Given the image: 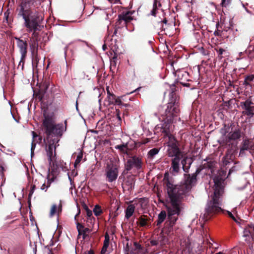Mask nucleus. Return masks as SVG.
<instances>
[{
    "instance_id": "3",
    "label": "nucleus",
    "mask_w": 254,
    "mask_h": 254,
    "mask_svg": "<svg viewBox=\"0 0 254 254\" xmlns=\"http://www.w3.org/2000/svg\"><path fill=\"white\" fill-rule=\"evenodd\" d=\"M220 132L221 136L218 140V143L222 146L228 147L221 160L222 165L227 168L233 162L234 155L237 152V140L241 138L243 133L240 128L233 130L226 124L220 129Z\"/></svg>"
},
{
    "instance_id": "19",
    "label": "nucleus",
    "mask_w": 254,
    "mask_h": 254,
    "mask_svg": "<svg viewBox=\"0 0 254 254\" xmlns=\"http://www.w3.org/2000/svg\"><path fill=\"white\" fill-rule=\"evenodd\" d=\"M204 161L205 162L202 164V168H199L200 171L203 169H207L210 170L212 173L213 170V168L215 167L216 165V162L212 159H210L209 158H206Z\"/></svg>"
},
{
    "instance_id": "30",
    "label": "nucleus",
    "mask_w": 254,
    "mask_h": 254,
    "mask_svg": "<svg viewBox=\"0 0 254 254\" xmlns=\"http://www.w3.org/2000/svg\"><path fill=\"white\" fill-rule=\"evenodd\" d=\"M215 50L216 51L217 55L219 57L221 58V56L226 52V50L222 48L217 47L215 48Z\"/></svg>"
},
{
    "instance_id": "26",
    "label": "nucleus",
    "mask_w": 254,
    "mask_h": 254,
    "mask_svg": "<svg viewBox=\"0 0 254 254\" xmlns=\"http://www.w3.org/2000/svg\"><path fill=\"white\" fill-rule=\"evenodd\" d=\"M50 86V83L48 81H45L40 86V91L43 92L44 93H46L49 87Z\"/></svg>"
},
{
    "instance_id": "55",
    "label": "nucleus",
    "mask_w": 254,
    "mask_h": 254,
    "mask_svg": "<svg viewBox=\"0 0 254 254\" xmlns=\"http://www.w3.org/2000/svg\"><path fill=\"white\" fill-rule=\"evenodd\" d=\"M202 53L203 55H208V53L207 51H205L203 48H202Z\"/></svg>"
},
{
    "instance_id": "45",
    "label": "nucleus",
    "mask_w": 254,
    "mask_h": 254,
    "mask_svg": "<svg viewBox=\"0 0 254 254\" xmlns=\"http://www.w3.org/2000/svg\"><path fill=\"white\" fill-rule=\"evenodd\" d=\"M243 84L244 85H245L246 87H248V86L252 87V85L251 84L250 82L249 81H247V80H246L245 78V80H244Z\"/></svg>"
},
{
    "instance_id": "29",
    "label": "nucleus",
    "mask_w": 254,
    "mask_h": 254,
    "mask_svg": "<svg viewBox=\"0 0 254 254\" xmlns=\"http://www.w3.org/2000/svg\"><path fill=\"white\" fill-rule=\"evenodd\" d=\"M124 96L117 97V98H116V100L115 101L113 105L122 106L123 103L122 101L124 100Z\"/></svg>"
},
{
    "instance_id": "39",
    "label": "nucleus",
    "mask_w": 254,
    "mask_h": 254,
    "mask_svg": "<svg viewBox=\"0 0 254 254\" xmlns=\"http://www.w3.org/2000/svg\"><path fill=\"white\" fill-rule=\"evenodd\" d=\"M86 215L87 218L91 217V216H92V211L89 210L87 207L86 208Z\"/></svg>"
},
{
    "instance_id": "61",
    "label": "nucleus",
    "mask_w": 254,
    "mask_h": 254,
    "mask_svg": "<svg viewBox=\"0 0 254 254\" xmlns=\"http://www.w3.org/2000/svg\"><path fill=\"white\" fill-rule=\"evenodd\" d=\"M76 110L78 111L77 100L76 102Z\"/></svg>"
},
{
    "instance_id": "31",
    "label": "nucleus",
    "mask_w": 254,
    "mask_h": 254,
    "mask_svg": "<svg viewBox=\"0 0 254 254\" xmlns=\"http://www.w3.org/2000/svg\"><path fill=\"white\" fill-rule=\"evenodd\" d=\"M158 239L160 245H165L168 242L167 238L165 237H159Z\"/></svg>"
},
{
    "instance_id": "18",
    "label": "nucleus",
    "mask_w": 254,
    "mask_h": 254,
    "mask_svg": "<svg viewBox=\"0 0 254 254\" xmlns=\"http://www.w3.org/2000/svg\"><path fill=\"white\" fill-rule=\"evenodd\" d=\"M161 6V4L159 0H153L152 8L148 15L156 16L157 14L159 13V11H162Z\"/></svg>"
},
{
    "instance_id": "44",
    "label": "nucleus",
    "mask_w": 254,
    "mask_h": 254,
    "mask_svg": "<svg viewBox=\"0 0 254 254\" xmlns=\"http://www.w3.org/2000/svg\"><path fill=\"white\" fill-rule=\"evenodd\" d=\"M221 34H222V31L220 30H217L215 31L214 32V34L215 36H221Z\"/></svg>"
},
{
    "instance_id": "23",
    "label": "nucleus",
    "mask_w": 254,
    "mask_h": 254,
    "mask_svg": "<svg viewBox=\"0 0 254 254\" xmlns=\"http://www.w3.org/2000/svg\"><path fill=\"white\" fill-rule=\"evenodd\" d=\"M115 148L119 150L122 153H127V143L117 145L115 146Z\"/></svg>"
},
{
    "instance_id": "9",
    "label": "nucleus",
    "mask_w": 254,
    "mask_h": 254,
    "mask_svg": "<svg viewBox=\"0 0 254 254\" xmlns=\"http://www.w3.org/2000/svg\"><path fill=\"white\" fill-rule=\"evenodd\" d=\"M119 171L117 166L113 163L108 164L105 169L107 181L112 183L115 181L118 176Z\"/></svg>"
},
{
    "instance_id": "4",
    "label": "nucleus",
    "mask_w": 254,
    "mask_h": 254,
    "mask_svg": "<svg viewBox=\"0 0 254 254\" xmlns=\"http://www.w3.org/2000/svg\"><path fill=\"white\" fill-rule=\"evenodd\" d=\"M40 2L39 0H20L16 12L17 17L23 21V26L29 32H36L40 20L39 13L35 9Z\"/></svg>"
},
{
    "instance_id": "51",
    "label": "nucleus",
    "mask_w": 254,
    "mask_h": 254,
    "mask_svg": "<svg viewBox=\"0 0 254 254\" xmlns=\"http://www.w3.org/2000/svg\"><path fill=\"white\" fill-rule=\"evenodd\" d=\"M106 91H107V96L109 95H111L112 94H113L112 93H111L110 91V89H109V86H107L106 87Z\"/></svg>"
},
{
    "instance_id": "10",
    "label": "nucleus",
    "mask_w": 254,
    "mask_h": 254,
    "mask_svg": "<svg viewBox=\"0 0 254 254\" xmlns=\"http://www.w3.org/2000/svg\"><path fill=\"white\" fill-rule=\"evenodd\" d=\"M240 106L243 110L242 114L247 116L248 119L254 116V103L250 99L240 102Z\"/></svg>"
},
{
    "instance_id": "36",
    "label": "nucleus",
    "mask_w": 254,
    "mask_h": 254,
    "mask_svg": "<svg viewBox=\"0 0 254 254\" xmlns=\"http://www.w3.org/2000/svg\"><path fill=\"white\" fill-rule=\"evenodd\" d=\"M57 208V206L56 204H53L52 205L50 211V216H53L56 213Z\"/></svg>"
},
{
    "instance_id": "64",
    "label": "nucleus",
    "mask_w": 254,
    "mask_h": 254,
    "mask_svg": "<svg viewBox=\"0 0 254 254\" xmlns=\"http://www.w3.org/2000/svg\"><path fill=\"white\" fill-rule=\"evenodd\" d=\"M215 254H223V253L220 252L217 253H216Z\"/></svg>"
},
{
    "instance_id": "40",
    "label": "nucleus",
    "mask_w": 254,
    "mask_h": 254,
    "mask_svg": "<svg viewBox=\"0 0 254 254\" xmlns=\"http://www.w3.org/2000/svg\"><path fill=\"white\" fill-rule=\"evenodd\" d=\"M123 22H120L119 17H118V21L116 22V25L119 28H121L123 27L125 25H122Z\"/></svg>"
},
{
    "instance_id": "14",
    "label": "nucleus",
    "mask_w": 254,
    "mask_h": 254,
    "mask_svg": "<svg viewBox=\"0 0 254 254\" xmlns=\"http://www.w3.org/2000/svg\"><path fill=\"white\" fill-rule=\"evenodd\" d=\"M182 157H183L176 156L175 157H173L171 160L170 170L171 174L174 176L178 175L180 171V162H181Z\"/></svg>"
},
{
    "instance_id": "16",
    "label": "nucleus",
    "mask_w": 254,
    "mask_h": 254,
    "mask_svg": "<svg viewBox=\"0 0 254 254\" xmlns=\"http://www.w3.org/2000/svg\"><path fill=\"white\" fill-rule=\"evenodd\" d=\"M192 162L193 160L191 158H189L188 156H183L181 163L182 165V169L185 173L189 172Z\"/></svg>"
},
{
    "instance_id": "34",
    "label": "nucleus",
    "mask_w": 254,
    "mask_h": 254,
    "mask_svg": "<svg viewBox=\"0 0 254 254\" xmlns=\"http://www.w3.org/2000/svg\"><path fill=\"white\" fill-rule=\"evenodd\" d=\"M76 228L77 229L78 234L82 235V232L84 228V226L82 224H80L79 223H76Z\"/></svg>"
},
{
    "instance_id": "46",
    "label": "nucleus",
    "mask_w": 254,
    "mask_h": 254,
    "mask_svg": "<svg viewBox=\"0 0 254 254\" xmlns=\"http://www.w3.org/2000/svg\"><path fill=\"white\" fill-rule=\"evenodd\" d=\"M36 145V143L33 140L31 143V150H34Z\"/></svg>"
},
{
    "instance_id": "58",
    "label": "nucleus",
    "mask_w": 254,
    "mask_h": 254,
    "mask_svg": "<svg viewBox=\"0 0 254 254\" xmlns=\"http://www.w3.org/2000/svg\"><path fill=\"white\" fill-rule=\"evenodd\" d=\"M117 29H116L115 30L113 34L112 35V36H111V37H113V36H114V35H116V34H117Z\"/></svg>"
},
{
    "instance_id": "32",
    "label": "nucleus",
    "mask_w": 254,
    "mask_h": 254,
    "mask_svg": "<svg viewBox=\"0 0 254 254\" xmlns=\"http://www.w3.org/2000/svg\"><path fill=\"white\" fill-rule=\"evenodd\" d=\"M73 43H75L77 46H87V43L86 42L82 41L81 40H77L75 41Z\"/></svg>"
},
{
    "instance_id": "21",
    "label": "nucleus",
    "mask_w": 254,
    "mask_h": 254,
    "mask_svg": "<svg viewBox=\"0 0 254 254\" xmlns=\"http://www.w3.org/2000/svg\"><path fill=\"white\" fill-rule=\"evenodd\" d=\"M160 150V148H154L149 150L147 154L148 159L149 160L154 159L155 156L159 153Z\"/></svg>"
},
{
    "instance_id": "25",
    "label": "nucleus",
    "mask_w": 254,
    "mask_h": 254,
    "mask_svg": "<svg viewBox=\"0 0 254 254\" xmlns=\"http://www.w3.org/2000/svg\"><path fill=\"white\" fill-rule=\"evenodd\" d=\"M83 158V152L82 151L79 149V152L77 156L76 160H75L74 166L76 167L77 165H79L81 161Z\"/></svg>"
},
{
    "instance_id": "42",
    "label": "nucleus",
    "mask_w": 254,
    "mask_h": 254,
    "mask_svg": "<svg viewBox=\"0 0 254 254\" xmlns=\"http://www.w3.org/2000/svg\"><path fill=\"white\" fill-rule=\"evenodd\" d=\"M95 218L91 216V217L87 218V222H89L91 224H93L94 222Z\"/></svg>"
},
{
    "instance_id": "8",
    "label": "nucleus",
    "mask_w": 254,
    "mask_h": 254,
    "mask_svg": "<svg viewBox=\"0 0 254 254\" xmlns=\"http://www.w3.org/2000/svg\"><path fill=\"white\" fill-rule=\"evenodd\" d=\"M125 167L127 171H130L133 168L136 170L141 169L142 168V158L135 155L130 157L125 164Z\"/></svg>"
},
{
    "instance_id": "41",
    "label": "nucleus",
    "mask_w": 254,
    "mask_h": 254,
    "mask_svg": "<svg viewBox=\"0 0 254 254\" xmlns=\"http://www.w3.org/2000/svg\"><path fill=\"white\" fill-rule=\"evenodd\" d=\"M50 187V185H46L45 184H43V185L41 187V189L42 190H44L45 191L47 190L48 188Z\"/></svg>"
},
{
    "instance_id": "62",
    "label": "nucleus",
    "mask_w": 254,
    "mask_h": 254,
    "mask_svg": "<svg viewBox=\"0 0 254 254\" xmlns=\"http://www.w3.org/2000/svg\"><path fill=\"white\" fill-rule=\"evenodd\" d=\"M34 150H31V156L32 157L34 155Z\"/></svg>"
},
{
    "instance_id": "7",
    "label": "nucleus",
    "mask_w": 254,
    "mask_h": 254,
    "mask_svg": "<svg viewBox=\"0 0 254 254\" xmlns=\"http://www.w3.org/2000/svg\"><path fill=\"white\" fill-rule=\"evenodd\" d=\"M171 201V206L168 208V217L170 225L173 226L178 220V216L184 208L182 199L173 195H169Z\"/></svg>"
},
{
    "instance_id": "50",
    "label": "nucleus",
    "mask_w": 254,
    "mask_h": 254,
    "mask_svg": "<svg viewBox=\"0 0 254 254\" xmlns=\"http://www.w3.org/2000/svg\"><path fill=\"white\" fill-rule=\"evenodd\" d=\"M228 213L229 214V216L232 218L234 220L236 221V219H235V217L234 216V215L232 214V213L229 211H228Z\"/></svg>"
},
{
    "instance_id": "38",
    "label": "nucleus",
    "mask_w": 254,
    "mask_h": 254,
    "mask_svg": "<svg viewBox=\"0 0 254 254\" xmlns=\"http://www.w3.org/2000/svg\"><path fill=\"white\" fill-rule=\"evenodd\" d=\"M150 244L152 246H157L159 244V239L152 240L150 241Z\"/></svg>"
},
{
    "instance_id": "27",
    "label": "nucleus",
    "mask_w": 254,
    "mask_h": 254,
    "mask_svg": "<svg viewBox=\"0 0 254 254\" xmlns=\"http://www.w3.org/2000/svg\"><path fill=\"white\" fill-rule=\"evenodd\" d=\"M117 98V96L114 95L113 93L107 96V99L108 102V104L109 105H113L116 100V98Z\"/></svg>"
},
{
    "instance_id": "52",
    "label": "nucleus",
    "mask_w": 254,
    "mask_h": 254,
    "mask_svg": "<svg viewBox=\"0 0 254 254\" xmlns=\"http://www.w3.org/2000/svg\"><path fill=\"white\" fill-rule=\"evenodd\" d=\"M32 134L33 139L39 137L38 135L34 131H32Z\"/></svg>"
},
{
    "instance_id": "54",
    "label": "nucleus",
    "mask_w": 254,
    "mask_h": 254,
    "mask_svg": "<svg viewBox=\"0 0 254 254\" xmlns=\"http://www.w3.org/2000/svg\"><path fill=\"white\" fill-rule=\"evenodd\" d=\"M116 112H117V117H118V118L119 120H121V117H120V115H119V110H118V109H116Z\"/></svg>"
},
{
    "instance_id": "53",
    "label": "nucleus",
    "mask_w": 254,
    "mask_h": 254,
    "mask_svg": "<svg viewBox=\"0 0 254 254\" xmlns=\"http://www.w3.org/2000/svg\"><path fill=\"white\" fill-rule=\"evenodd\" d=\"M54 182V179L52 178V179H48V182H47V185H51V184Z\"/></svg>"
},
{
    "instance_id": "13",
    "label": "nucleus",
    "mask_w": 254,
    "mask_h": 254,
    "mask_svg": "<svg viewBox=\"0 0 254 254\" xmlns=\"http://www.w3.org/2000/svg\"><path fill=\"white\" fill-rule=\"evenodd\" d=\"M14 38L16 40L17 46L21 54L20 62H21L26 58L27 53L28 44L26 40L20 39L19 38L16 37H15Z\"/></svg>"
},
{
    "instance_id": "47",
    "label": "nucleus",
    "mask_w": 254,
    "mask_h": 254,
    "mask_svg": "<svg viewBox=\"0 0 254 254\" xmlns=\"http://www.w3.org/2000/svg\"><path fill=\"white\" fill-rule=\"evenodd\" d=\"M89 229L88 228H84L83 229V231L82 232V234L85 235L86 233H88L89 232Z\"/></svg>"
},
{
    "instance_id": "28",
    "label": "nucleus",
    "mask_w": 254,
    "mask_h": 254,
    "mask_svg": "<svg viewBox=\"0 0 254 254\" xmlns=\"http://www.w3.org/2000/svg\"><path fill=\"white\" fill-rule=\"evenodd\" d=\"M93 212L95 216H99L102 213L100 206L98 205H96L93 209Z\"/></svg>"
},
{
    "instance_id": "11",
    "label": "nucleus",
    "mask_w": 254,
    "mask_h": 254,
    "mask_svg": "<svg viewBox=\"0 0 254 254\" xmlns=\"http://www.w3.org/2000/svg\"><path fill=\"white\" fill-rule=\"evenodd\" d=\"M174 71L173 72L175 76L177 77L176 80L184 86H188L189 84L186 81L190 80V76L189 73L184 68L178 69L175 70L173 67Z\"/></svg>"
},
{
    "instance_id": "57",
    "label": "nucleus",
    "mask_w": 254,
    "mask_h": 254,
    "mask_svg": "<svg viewBox=\"0 0 254 254\" xmlns=\"http://www.w3.org/2000/svg\"><path fill=\"white\" fill-rule=\"evenodd\" d=\"M160 22H163L164 23L166 24L167 22V20L166 18H165L162 21H161Z\"/></svg>"
},
{
    "instance_id": "15",
    "label": "nucleus",
    "mask_w": 254,
    "mask_h": 254,
    "mask_svg": "<svg viewBox=\"0 0 254 254\" xmlns=\"http://www.w3.org/2000/svg\"><path fill=\"white\" fill-rule=\"evenodd\" d=\"M243 236L245 238V241L250 242L251 238L254 239V224L252 223L248 224L243 231Z\"/></svg>"
},
{
    "instance_id": "24",
    "label": "nucleus",
    "mask_w": 254,
    "mask_h": 254,
    "mask_svg": "<svg viewBox=\"0 0 254 254\" xmlns=\"http://www.w3.org/2000/svg\"><path fill=\"white\" fill-rule=\"evenodd\" d=\"M109 241H110V237L109 235L106 233L105 236V240L104 241V245L102 250L101 252H103L104 251H106L107 250V248L109 246Z\"/></svg>"
},
{
    "instance_id": "59",
    "label": "nucleus",
    "mask_w": 254,
    "mask_h": 254,
    "mask_svg": "<svg viewBox=\"0 0 254 254\" xmlns=\"http://www.w3.org/2000/svg\"><path fill=\"white\" fill-rule=\"evenodd\" d=\"M68 179H69V180L70 181L71 185H72V180H71V177L69 176H68Z\"/></svg>"
},
{
    "instance_id": "60",
    "label": "nucleus",
    "mask_w": 254,
    "mask_h": 254,
    "mask_svg": "<svg viewBox=\"0 0 254 254\" xmlns=\"http://www.w3.org/2000/svg\"><path fill=\"white\" fill-rule=\"evenodd\" d=\"M122 106H125V107H128V104H123V103H122Z\"/></svg>"
},
{
    "instance_id": "2",
    "label": "nucleus",
    "mask_w": 254,
    "mask_h": 254,
    "mask_svg": "<svg viewBox=\"0 0 254 254\" xmlns=\"http://www.w3.org/2000/svg\"><path fill=\"white\" fill-rule=\"evenodd\" d=\"M66 121H65L64 125L62 123L56 125L52 117L49 116L44 117L43 126L47 135L46 152L50 165H54L56 145L66 129Z\"/></svg>"
},
{
    "instance_id": "17",
    "label": "nucleus",
    "mask_w": 254,
    "mask_h": 254,
    "mask_svg": "<svg viewBox=\"0 0 254 254\" xmlns=\"http://www.w3.org/2000/svg\"><path fill=\"white\" fill-rule=\"evenodd\" d=\"M131 14L130 11H127L119 15L120 22H123L122 25H127V23L133 19Z\"/></svg>"
},
{
    "instance_id": "12",
    "label": "nucleus",
    "mask_w": 254,
    "mask_h": 254,
    "mask_svg": "<svg viewBox=\"0 0 254 254\" xmlns=\"http://www.w3.org/2000/svg\"><path fill=\"white\" fill-rule=\"evenodd\" d=\"M254 149V143L251 138L247 136L243 137L240 148L239 156L243 157L246 155L245 151Z\"/></svg>"
},
{
    "instance_id": "49",
    "label": "nucleus",
    "mask_w": 254,
    "mask_h": 254,
    "mask_svg": "<svg viewBox=\"0 0 254 254\" xmlns=\"http://www.w3.org/2000/svg\"><path fill=\"white\" fill-rule=\"evenodd\" d=\"M248 184V182H247V183H246V184L243 186V187H238V188H237V189H238V190H244V189L246 187V186H247V185Z\"/></svg>"
},
{
    "instance_id": "33",
    "label": "nucleus",
    "mask_w": 254,
    "mask_h": 254,
    "mask_svg": "<svg viewBox=\"0 0 254 254\" xmlns=\"http://www.w3.org/2000/svg\"><path fill=\"white\" fill-rule=\"evenodd\" d=\"M232 0H222L221 5L222 7H227L231 3Z\"/></svg>"
},
{
    "instance_id": "43",
    "label": "nucleus",
    "mask_w": 254,
    "mask_h": 254,
    "mask_svg": "<svg viewBox=\"0 0 254 254\" xmlns=\"http://www.w3.org/2000/svg\"><path fill=\"white\" fill-rule=\"evenodd\" d=\"M35 185L32 186L31 188V190L29 192V197H30L33 194V193H34V191L35 190Z\"/></svg>"
},
{
    "instance_id": "35",
    "label": "nucleus",
    "mask_w": 254,
    "mask_h": 254,
    "mask_svg": "<svg viewBox=\"0 0 254 254\" xmlns=\"http://www.w3.org/2000/svg\"><path fill=\"white\" fill-rule=\"evenodd\" d=\"M139 225L142 227H144L147 224L146 220L142 217L139 218Z\"/></svg>"
},
{
    "instance_id": "20",
    "label": "nucleus",
    "mask_w": 254,
    "mask_h": 254,
    "mask_svg": "<svg viewBox=\"0 0 254 254\" xmlns=\"http://www.w3.org/2000/svg\"><path fill=\"white\" fill-rule=\"evenodd\" d=\"M135 209V204L128 205L125 210V218L128 219L133 215Z\"/></svg>"
},
{
    "instance_id": "37",
    "label": "nucleus",
    "mask_w": 254,
    "mask_h": 254,
    "mask_svg": "<svg viewBox=\"0 0 254 254\" xmlns=\"http://www.w3.org/2000/svg\"><path fill=\"white\" fill-rule=\"evenodd\" d=\"M246 80L250 82L254 81V75L251 74L245 77Z\"/></svg>"
},
{
    "instance_id": "22",
    "label": "nucleus",
    "mask_w": 254,
    "mask_h": 254,
    "mask_svg": "<svg viewBox=\"0 0 254 254\" xmlns=\"http://www.w3.org/2000/svg\"><path fill=\"white\" fill-rule=\"evenodd\" d=\"M166 217V213L165 211H162L158 216L157 221V226H159L165 219Z\"/></svg>"
},
{
    "instance_id": "5",
    "label": "nucleus",
    "mask_w": 254,
    "mask_h": 254,
    "mask_svg": "<svg viewBox=\"0 0 254 254\" xmlns=\"http://www.w3.org/2000/svg\"><path fill=\"white\" fill-rule=\"evenodd\" d=\"M214 192L212 200L208 201L205 208L202 219L206 221L214 214L223 211L220 198L223 192V181L221 179L215 177L214 179Z\"/></svg>"
},
{
    "instance_id": "6",
    "label": "nucleus",
    "mask_w": 254,
    "mask_h": 254,
    "mask_svg": "<svg viewBox=\"0 0 254 254\" xmlns=\"http://www.w3.org/2000/svg\"><path fill=\"white\" fill-rule=\"evenodd\" d=\"M200 172V169L197 168L195 172L191 175H185V183L180 185L174 186L169 183L167 184V189L168 195H173L175 197L183 199L187 193L190 190L192 186L196 183V177Z\"/></svg>"
},
{
    "instance_id": "63",
    "label": "nucleus",
    "mask_w": 254,
    "mask_h": 254,
    "mask_svg": "<svg viewBox=\"0 0 254 254\" xmlns=\"http://www.w3.org/2000/svg\"><path fill=\"white\" fill-rule=\"evenodd\" d=\"M80 211H78V213L74 216V219H76V217L79 214Z\"/></svg>"
},
{
    "instance_id": "56",
    "label": "nucleus",
    "mask_w": 254,
    "mask_h": 254,
    "mask_svg": "<svg viewBox=\"0 0 254 254\" xmlns=\"http://www.w3.org/2000/svg\"><path fill=\"white\" fill-rule=\"evenodd\" d=\"M235 167L234 166H233V167H232V168L229 170V174H228L229 175L231 173H232L233 171H235Z\"/></svg>"
},
{
    "instance_id": "48",
    "label": "nucleus",
    "mask_w": 254,
    "mask_h": 254,
    "mask_svg": "<svg viewBox=\"0 0 254 254\" xmlns=\"http://www.w3.org/2000/svg\"><path fill=\"white\" fill-rule=\"evenodd\" d=\"M107 33H108V37L106 38V40L107 41L108 39L110 38L109 35L112 33V31L109 30V26H108V30H107Z\"/></svg>"
},
{
    "instance_id": "1",
    "label": "nucleus",
    "mask_w": 254,
    "mask_h": 254,
    "mask_svg": "<svg viewBox=\"0 0 254 254\" xmlns=\"http://www.w3.org/2000/svg\"><path fill=\"white\" fill-rule=\"evenodd\" d=\"M180 112L179 103L178 97L173 88L169 93V100L165 109L164 114H162L163 124L157 125L155 127L157 132H161L164 134V137H167V152L169 157H183V152L179 148V142L170 132L171 124L180 121L179 117Z\"/></svg>"
}]
</instances>
